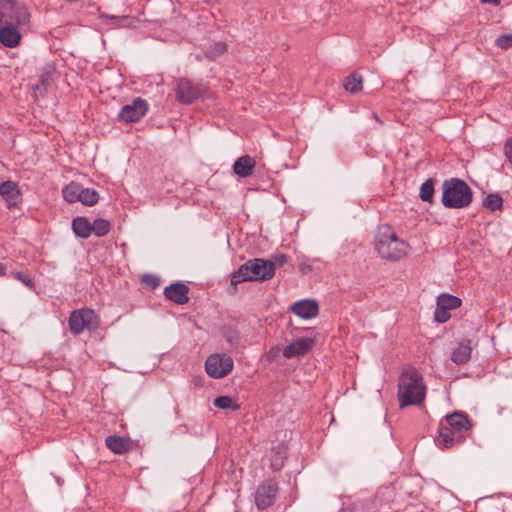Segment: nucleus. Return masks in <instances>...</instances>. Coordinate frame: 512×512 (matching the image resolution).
<instances>
[{"label": "nucleus", "mask_w": 512, "mask_h": 512, "mask_svg": "<svg viewBox=\"0 0 512 512\" xmlns=\"http://www.w3.org/2000/svg\"><path fill=\"white\" fill-rule=\"evenodd\" d=\"M426 397V386L421 373L413 367L405 369L398 382V400L400 408L421 406Z\"/></svg>", "instance_id": "f257e3e1"}, {"label": "nucleus", "mask_w": 512, "mask_h": 512, "mask_svg": "<svg viewBox=\"0 0 512 512\" xmlns=\"http://www.w3.org/2000/svg\"><path fill=\"white\" fill-rule=\"evenodd\" d=\"M275 275V264L271 260L254 258L242 264L231 277V284L237 286L246 281H266Z\"/></svg>", "instance_id": "f03ea898"}, {"label": "nucleus", "mask_w": 512, "mask_h": 512, "mask_svg": "<svg viewBox=\"0 0 512 512\" xmlns=\"http://www.w3.org/2000/svg\"><path fill=\"white\" fill-rule=\"evenodd\" d=\"M473 192L468 184L459 178H450L442 184V204L446 208L461 209L469 206Z\"/></svg>", "instance_id": "7ed1b4c3"}, {"label": "nucleus", "mask_w": 512, "mask_h": 512, "mask_svg": "<svg viewBox=\"0 0 512 512\" xmlns=\"http://www.w3.org/2000/svg\"><path fill=\"white\" fill-rule=\"evenodd\" d=\"M375 249L383 259L399 260L407 254L408 245L386 226L382 227L376 235Z\"/></svg>", "instance_id": "20e7f679"}, {"label": "nucleus", "mask_w": 512, "mask_h": 512, "mask_svg": "<svg viewBox=\"0 0 512 512\" xmlns=\"http://www.w3.org/2000/svg\"><path fill=\"white\" fill-rule=\"evenodd\" d=\"M98 324V317L91 309L75 310L69 317V328L75 335L80 334L85 329L94 330L98 327Z\"/></svg>", "instance_id": "39448f33"}, {"label": "nucleus", "mask_w": 512, "mask_h": 512, "mask_svg": "<svg viewBox=\"0 0 512 512\" xmlns=\"http://www.w3.org/2000/svg\"><path fill=\"white\" fill-rule=\"evenodd\" d=\"M174 90L176 99L182 104H191L200 98L206 97L205 86L194 84L186 78L179 79Z\"/></svg>", "instance_id": "423d86ee"}, {"label": "nucleus", "mask_w": 512, "mask_h": 512, "mask_svg": "<svg viewBox=\"0 0 512 512\" xmlns=\"http://www.w3.org/2000/svg\"><path fill=\"white\" fill-rule=\"evenodd\" d=\"M233 366V359L227 354H212L205 362L207 374L216 379L228 375L232 371Z\"/></svg>", "instance_id": "0eeeda50"}, {"label": "nucleus", "mask_w": 512, "mask_h": 512, "mask_svg": "<svg viewBox=\"0 0 512 512\" xmlns=\"http://www.w3.org/2000/svg\"><path fill=\"white\" fill-rule=\"evenodd\" d=\"M4 17L12 19L20 25H27L30 21L27 8L17 4L15 0H0V23Z\"/></svg>", "instance_id": "6e6552de"}, {"label": "nucleus", "mask_w": 512, "mask_h": 512, "mask_svg": "<svg viewBox=\"0 0 512 512\" xmlns=\"http://www.w3.org/2000/svg\"><path fill=\"white\" fill-rule=\"evenodd\" d=\"M147 111V102L138 97L134 99L131 104H127L120 109L118 118L125 123L138 122Z\"/></svg>", "instance_id": "1a4fd4ad"}, {"label": "nucleus", "mask_w": 512, "mask_h": 512, "mask_svg": "<svg viewBox=\"0 0 512 512\" xmlns=\"http://www.w3.org/2000/svg\"><path fill=\"white\" fill-rule=\"evenodd\" d=\"M2 21L5 22V25L0 27V42L6 47L14 48L21 40V34L17 26L21 27L22 25L8 17H4Z\"/></svg>", "instance_id": "9d476101"}, {"label": "nucleus", "mask_w": 512, "mask_h": 512, "mask_svg": "<svg viewBox=\"0 0 512 512\" xmlns=\"http://www.w3.org/2000/svg\"><path fill=\"white\" fill-rule=\"evenodd\" d=\"M277 485L272 481H267L258 486L255 492V503L259 509L270 507L276 498Z\"/></svg>", "instance_id": "9b49d317"}, {"label": "nucleus", "mask_w": 512, "mask_h": 512, "mask_svg": "<svg viewBox=\"0 0 512 512\" xmlns=\"http://www.w3.org/2000/svg\"><path fill=\"white\" fill-rule=\"evenodd\" d=\"M446 422L448 424L447 427L457 435V442H462L464 433L470 429V422L467 416L463 413L455 412L446 416Z\"/></svg>", "instance_id": "f8f14e48"}, {"label": "nucleus", "mask_w": 512, "mask_h": 512, "mask_svg": "<svg viewBox=\"0 0 512 512\" xmlns=\"http://www.w3.org/2000/svg\"><path fill=\"white\" fill-rule=\"evenodd\" d=\"M313 345L314 339L309 337L299 338L284 348L283 356L286 359L302 356L306 354Z\"/></svg>", "instance_id": "ddd939ff"}, {"label": "nucleus", "mask_w": 512, "mask_h": 512, "mask_svg": "<svg viewBox=\"0 0 512 512\" xmlns=\"http://www.w3.org/2000/svg\"><path fill=\"white\" fill-rule=\"evenodd\" d=\"M291 310L294 314L303 319H311L318 315L319 306L315 300L303 299L295 302Z\"/></svg>", "instance_id": "4468645a"}, {"label": "nucleus", "mask_w": 512, "mask_h": 512, "mask_svg": "<svg viewBox=\"0 0 512 512\" xmlns=\"http://www.w3.org/2000/svg\"><path fill=\"white\" fill-rule=\"evenodd\" d=\"M188 292V286L183 283H173L164 289L165 297L178 305L188 302Z\"/></svg>", "instance_id": "2eb2a0df"}, {"label": "nucleus", "mask_w": 512, "mask_h": 512, "mask_svg": "<svg viewBox=\"0 0 512 512\" xmlns=\"http://www.w3.org/2000/svg\"><path fill=\"white\" fill-rule=\"evenodd\" d=\"M472 347L470 340H462L457 346L452 350L451 360L457 364H465L471 358Z\"/></svg>", "instance_id": "dca6fc26"}, {"label": "nucleus", "mask_w": 512, "mask_h": 512, "mask_svg": "<svg viewBox=\"0 0 512 512\" xmlns=\"http://www.w3.org/2000/svg\"><path fill=\"white\" fill-rule=\"evenodd\" d=\"M255 166V160L248 156L244 155L239 157L233 165V170L236 175L242 178L249 177L253 173V169Z\"/></svg>", "instance_id": "f3484780"}, {"label": "nucleus", "mask_w": 512, "mask_h": 512, "mask_svg": "<svg viewBox=\"0 0 512 512\" xmlns=\"http://www.w3.org/2000/svg\"><path fill=\"white\" fill-rule=\"evenodd\" d=\"M0 195L9 205L15 204L20 195L18 186L13 181H4L0 184Z\"/></svg>", "instance_id": "a211bd4d"}, {"label": "nucleus", "mask_w": 512, "mask_h": 512, "mask_svg": "<svg viewBox=\"0 0 512 512\" xmlns=\"http://www.w3.org/2000/svg\"><path fill=\"white\" fill-rule=\"evenodd\" d=\"M457 441V435L443 423L439 427V435L437 437V444L443 448H450Z\"/></svg>", "instance_id": "6ab92c4d"}, {"label": "nucleus", "mask_w": 512, "mask_h": 512, "mask_svg": "<svg viewBox=\"0 0 512 512\" xmlns=\"http://www.w3.org/2000/svg\"><path fill=\"white\" fill-rule=\"evenodd\" d=\"M73 232L80 238L91 236V222L85 217H76L72 221Z\"/></svg>", "instance_id": "aec40b11"}, {"label": "nucleus", "mask_w": 512, "mask_h": 512, "mask_svg": "<svg viewBox=\"0 0 512 512\" xmlns=\"http://www.w3.org/2000/svg\"><path fill=\"white\" fill-rule=\"evenodd\" d=\"M106 446L115 454H124L129 449L128 442L120 436L111 435L105 440Z\"/></svg>", "instance_id": "412c9836"}, {"label": "nucleus", "mask_w": 512, "mask_h": 512, "mask_svg": "<svg viewBox=\"0 0 512 512\" xmlns=\"http://www.w3.org/2000/svg\"><path fill=\"white\" fill-rule=\"evenodd\" d=\"M82 186L77 183L68 184L62 191L64 199L69 203H74L80 200Z\"/></svg>", "instance_id": "4be33fe9"}, {"label": "nucleus", "mask_w": 512, "mask_h": 512, "mask_svg": "<svg viewBox=\"0 0 512 512\" xmlns=\"http://www.w3.org/2000/svg\"><path fill=\"white\" fill-rule=\"evenodd\" d=\"M437 304L450 311L461 305V299L451 294H441L437 298Z\"/></svg>", "instance_id": "5701e85b"}, {"label": "nucleus", "mask_w": 512, "mask_h": 512, "mask_svg": "<svg viewBox=\"0 0 512 512\" xmlns=\"http://www.w3.org/2000/svg\"><path fill=\"white\" fill-rule=\"evenodd\" d=\"M111 228L110 223L102 218L95 219L91 223V235L94 234L98 237L105 236L109 233Z\"/></svg>", "instance_id": "b1692460"}, {"label": "nucleus", "mask_w": 512, "mask_h": 512, "mask_svg": "<svg viewBox=\"0 0 512 512\" xmlns=\"http://www.w3.org/2000/svg\"><path fill=\"white\" fill-rule=\"evenodd\" d=\"M434 195V181L427 179L420 187L419 197L424 202H432Z\"/></svg>", "instance_id": "393cba45"}, {"label": "nucleus", "mask_w": 512, "mask_h": 512, "mask_svg": "<svg viewBox=\"0 0 512 512\" xmlns=\"http://www.w3.org/2000/svg\"><path fill=\"white\" fill-rule=\"evenodd\" d=\"M344 87L351 93L359 92L362 89L361 76L356 73L349 75L344 83Z\"/></svg>", "instance_id": "a878e982"}, {"label": "nucleus", "mask_w": 512, "mask_h": 512, "mask_svg": "<svg viewBox=\"0 0 512 512\" xmlns=\"http://www.w3.org/2000/svg\"><path fill=\"white\" fill-rule=\"evenodd\" d=\"M99 196L96 190L82 187L79 202L84 205L92 206L98 202Z\"/></svg>", "instance_id": "bb28decb"}, {"label": "nucleus", "mask_w": 512, "mask_h": 512, "mask_svg": "<svg viewBox=\"0 0 512 512\" xmlns=\"http://www.w3.org/2000/svg\"><path fill=\"white\" fill-rule=\"evenodd\" d=\"M214 405L219 409H231L236 411L239 409V405L233 403V400L229 396H219L215 398Z\"/></svg>", "instance_id": "cd10ccee"}, {"label": "nucleus", "mask_w": 512, "mask_h": 512, "mask_svg": "<svg viewBox=\"0 0 512 512\" xmlns=\"http://www.w3.org/2000/svg\"><path fill=\"white\" fill-rule=\"evenodd\" d=\"M227 46L224 42H217L214 45H212L210 48L206 51V56L210 60H215L217 57L222 55L224 52H226Z\"/></svg>", "instance_id": "c85d7f7f"}, {"label": "nucleus", "mask_w": 512, "mask_h": 512, "mask_svg": "<svg viewBox=\"0 0 512 512\" xmlns=\"http://www.w3.org/2000/svg\"><path fill=\"white\" fill-rule=\"evenodd\" d=\"M502 202V198L498 194L491 193L487 195L483 203L491 211H496L501 208Z\"/></svg>", "instance_id": "c756f323"}, {"label": "nucleus", "mask_w": 512, "mask_h": 512, "mask_svg": "<svg viewBox=\"0 0 512 512\" xmlns=\"http://www.w3.org/2000/svg\"><path fill=\"white\" fill-rule=\"evenodd\" d=\"M223 336H224L225 340L227 341V343L232 348H238L239 347L240 336H239V333L236 330H234L232 328H228V329H226L224 331Z\"/></svg>", "instance_id": "7c9ffc66"}, {"label": "nucleus", "mask_w": 512, "mask_h": 512, "mask_svg": "<svg viewBox=\"0 0 512 512\" xmlns=\"http://www.w3.org/2000/svg\"><path fill=\"white\" fill-rule=\"evenodd\" d=\"M450 318L449 310L442 308L438 304L434 312V319L438 323H445Z\"/></svg>", "instance_id": "2f4dec72"}, {"label": "nucleus", "mask_w": 512, "mask_h": 512, "mask_svg": "<svg viewBox=\"0 0 512 512\" xmlns=\"http://www.w3.org/2000/svg\"><path fill=\"white\" fill-rule=\"evenodd\" d=\"M495 44L501 49H508L512 47V34L500 35L496 40Z\"/></svg>", "instance_id": "473e14b6"}, {"label": "nucleus", "mask_w": 512, "mask_h": 512, "mask_svg": "<svg viewBox=\"0 0 512 512\" xmlns=\"http://www.w3.org/2000/svg\"><path fill=\"white\" fill-rule=\"evenodd\" d=\"M11 275L21 283H23L26 287L32 288L34 286V282L31 277L23 272H12Z\"/></svg>", "instance_id": "72a5a7b5"}, {"label": "nucleus", "mask_w": 512, "mask_h": 512, "mask_svg": "<svg viewBox=\"0 0 512 512\" xmlns=\"http://www.w3.org/2000/svg\"><path fill=\"white\" fill-rule=\"evenodd\" d=\"M504 151L508 161L512 163V136L506 140Z\"/></svg>", "instance_id": "f704fd0d"}, {"label": "nucleus", "mask_w": 512, "mask_h": 512, "mask_svg": "<svg viewBox=\"0 0 512 512\" xmlns=\"http://www.w3.org/2000/svg\"><path fill=\"white\" fill-rule=\"evenodd\" d=\"M143 280H144L147 284H149V285H151V286H153V287H155V286H157V285H158V280H157L155 277H153V276L146 275V276L143 278Z\"/></svg>", "instance_id": "c9c22d12"}, {"label": "nucleus", "mask_w": 512, "mask_h": 512, "mask_svg": "<svg viewBox=\"0 0 512 512\" xmlns=\"http://www.w3.org/2000/svg\"><path fill=\"white\" fill-rule=\"evenodd\" d=\"M482 3H489V4H492L494 6H498L500 5L501 1L500 0H480Z\"/></svg>", "instance_id": "e433bc0d"}, {"label": "nucleus", "mask_w": 512, "mask_h": 512, "mask_svg": "<svg viewBox=\"0 0 512 512\" xmlns=\"http://www.w3.org/2000/svg\"><path fill=\"white\" fill-rule=\"evenodd\" d=\"M6 267L3 263H0V276L5 275Z\"/></svg>", "instance_id": "4c0bfd02"}, {"label": "nucleus", "mask_w": 512, "mask_h": 512, "mask_svg": "<svg viewBox=\"0 0 512 512\" xmlns=\"http://www.w3.org/2000/svg\"><path fill=\"white\" fill-rule=\"evenodd\" d=\"M278 260H279L280 264H283L286 261V256L285 255H281V256L278 257Z\"/></svg>", "instance_id": "58836bf2"}, {"label": "nucleus", "mask_w": 512, "mask_h": 512, "mask_svg": "<svg viewBox=\"0 0 512 512\" xmlns=\"http://www.w3.org/2000/svg\"><path fill=\"white\" fill-rule=\"evenodd\" d=\"M372 115L376 121H378L380 124L382 123V121L378 118V116L375 113H373Z\"/></svg>", "instance_id": "ea45409f"}, {"label": "nucleus", "mask_w": 512, "mask_h": 512, "mask_svg": "<svg viewBox=\"0 0 512 512\" xmlns=\"http://www.w3.org/2000/svg\"><path fill=\"white\" fill-rule=\"evenodd\" d=\"M510 164L512 165V162Z\"/></svg>", "instance_id": "a19ab883"}]
</instances>
